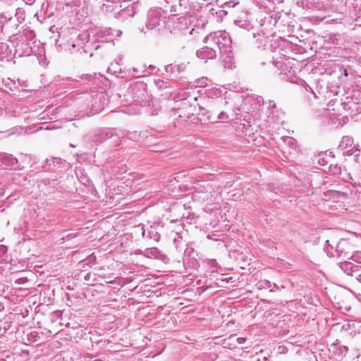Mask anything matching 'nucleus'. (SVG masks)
<instances>
[{
  "label": "nucleus",
  "mask_w": 361,
  "mask_h": 361,
  "mask_svg": "<svg viewBox=\"0 0 361 361\" xmlns=\"http://www.w3.org/2000/svg\"><path fill=\"white\" fill-rule=\"evenodd\" d=\"M70 46L71 47V48H75L77 45L75 44V43H72L71 44H70Z\"/></svg>",
  "instance_id": "a19ab883"
},
{
  "label": "nucleus",
  "mask_w": 361,
  "mask_h": 361,
  "mask_svg": "<svg viewBox=\"0 0 361 361\" xmlns=\"http://www.w3.org/2000/svg\"><path fill=\"white\" fill-rule=\"evenodd\" d=\"M193 29H192L191 30L189 31V34H192V32Z\"/></svg>",
  "instance_id": "de8ad7c7"
},
{
  "label": "nucleus",
  "mask_w": 361,
  "mask_h": 361,
  "mask_svg": "<svg viewBox=\"0 0 361 361\" xmlns=\"http://www.w3.org/2000/svg\"><path fill=\"white\" fill-rule=\"evenodd\" d=\"M344 75H348V69H343Z\"/></svg>",
  "instance_id": "79ce46f5"
},
{
  "label": "nucleus",
  "mask_w": 361,
  "mask_h": 361,
  "mask_svg": "<svg viewBox=\"0 0 361 361\" xmlns=\"http://www.w3.org/2000/svg\"><path fill=\"white\" fill-rule=\"evenodd\" d=\"M13 18V13L2 12L0 13V21L3 23L11 20Z\"/></svg>",
  "instance_id": "a878e982"
},
{
  "label": "nucleus",
  "mask_w": 361,
  "mask_h": 361,
  "mask_svg": "<svg viewBox=\"0 0 361 361\" xmlns=\"http://www.w3.org/2000/svg\"><path fill=\"white\" fill-rule=\"evenodd\" d=\"M148 68H155V66H152V65H149V66H148Z\"/></svg>",
  "instance_id": "49530a36"
},
{
  "label": "nucleus",
  "mask_w": 361,
  "mask_h": 361,
  "mask_svg": "<svg viewBox=\"0 0 361 361\" xmlns=\"http://www.w3.org/2000/svg\"><path fill=\"white\" fill-rule=\"evenodd\" d=\"M204 42L217 48L219 51L231 52L232 40L228 32L225 30L214 32L207 35Z\"/></svg>",
  "instance_id": "f03ea898"
},
{
  "label": "nucleus",
  "mask_w": 361,
  "mask_h": 361,
  "mask_svg": "<svg viewBox=\"0 0 361 361\" xmlns=\"http://www.w3.org/2000/svg\"><path fill=\"white\" fill-rule=\"evenodd\" d=\"M269 288H270V291H275L276 290L280 289L279 286L278 285H276V283L271 284V287Z\"/></svg>",
  "instance_id": "f704fd0d"
},
{
  "label": "nucleus",
  "mask_w": 361,
  "mask_h": 361,
  "mask_svg": "<svg viewBox=\"0 0 361 361\" xmlns=\"http://www.w3.org/2000/svg\"><path fill=\"white\" fill-rule=\"evenodd\" d=\"M113 32L114 33L115 39H116L117 37H120L122 35V31L120 30H113Z\"/></svg>",
  "instance_id": "2f4dec72"
},
{
  "label": "nucleus",
  "mask_w": 361,
  "mask_h": 361,
  "mask_svg": "<svg viewBox=\"0 0 361 361\" xmlns=\"http://www.w3.org/2000/svg\"><path fill=\"white\" fill-rule=\"evenodd\" d=\"M263 65L270 66V64H267L265 63H263Z\"/></svg>",
  "instance_id": "09e8293b"
},
{
  "label": "nucleus",
  "mask_w": 361,
  "mask_h": 361,
  "mask_svg": "<svg viewBox=\"0 0 361 361\" xmlns=\"http://www.w3.org/2000/svg\"><path fill=\"white\" fill-rule=\"evenodd\" d=\"M133 101L137 104L142 105L146 99V92L143 84L136 85L131 87Z\"/></svg>",
  "instance_id": "1a4fd4ad"
},
{
  "label": "nucleus",
  "mask_w": 361,
  "mask_h": 361,
  "mask_svg": "<svg viewBox=\"0 0 361 361\" xmlns=\"http://www.w3.org/2000/svg\"><path fill=\"white\" fill-rule=\"evenodd\" d=\"M197 56L207 61L208 59H213L216 56V51L213 46H206L197 51Z\"/></svg>",
  "instance_id": "9b49d317"
},
{
  "label": "nucleus",
  "mask_w": 361,
  "mask_h": 361,
  "mask_svg": "<svg viewBox=\"0 0 361 361\" xmlns=\"http://www.w3.org/2000/svg\"><path fill=\"white\" fill-rule=\"evenodd\" d=\"M109 71H111V69H110V68H108L106 71L109 73Z\"/></svg>",
  "instance_id": "8fccbe9b"
},
{
  "label": "nucleus",
  "mask_w": 361,
  "mask_h": 361,
  "mask_svg": "<svg viewBox=\"0 0 361 361\" xmlns=\"http://www.w3.org/2000/svg\"><path fill=\"white\" fill-rule=\"evenodd\" d=\"M356 279L358 281L361 283V273L356 275Z\"/></svg>",
  "instance_id": "58836bf2"
},
{
  "label": "nucleus",
  "mask_w": 361,
  "mask_h": 361,
  "mask_svg": "<svg viewBox=\"0 0 361 361\" xmlns=\"http://www.w3.org/2000/svg\"><path fill=\"white\" fill-rule=\"evenodd\" d=\"M116 63L117 66H123V58L121 57V56H118L116 59Z\"/></svg>",
  "instance_id": "72a5a7b5"
},
{
  "label": "nucleus",
  "mask_w": 361,
  "mask_h": 361,
  "mask_svg": "<svg viewBox=\"0 0 361 361\" xmlns=\"http://www.w3.org/2000/svg\"><path fill=\"white\" fill-rule=\"evenodd\" d=\"M245 341V338L243 337L236 338L235 334L231 335L228 338L224 339L223 341V345L225 346L227 345H233L235 347V342H237L238 344H243Z\"/></svg>",
  "instance_id": "f3484780"
},
{
  "label": "nucleus",
  "mask_w": 361,
  "mask_h": 361,
  "mask_svg": "<svg viewBox=\"0 0 361 361\" xmlns=\"http://www.w3.org/2000/svg\"><path fill=\"white\" fill-rule=\"evenodd\" d=\"M114 35V33L113 32V29H111L110 27L105 28V29L99 31L97 33V39L101 42H109V41L113 42L114 39L112 38L106 39V37H113Z\"/></svg>",
  "instance_id": "dca6fc26"
},
{
  "label": "nucleus",
  "mask_w": 361,
  "mask_h": 361,
  "mask_svg": "<svg viewBox=\"0 0 361 361\" xmlns=\"http://www.w3.org/2000/svg\"><path fill=\"white\" fill-rule=\"evenodd\" d=\"M0 165L6 166H16L18 169H22L23 166H20L18 160L12 154L5 152H0Z\"/></svg>",
  "instance_id": "9d476101"
},
{
  "label": "nucleus",
  "mask_w": 361,
  "mask_h": 361,
  "mask_svg": "<svg viewBox=\"0 0 361 361\" xmlns=\"http://www.w3.org/2000/svg\"><path fill=\"white\" fill-rule=\"evenodd\" d=\"M20 159L23 162V163H27V164H30V161H31V155H29V154H22L20 157Z\"/></svg>",
  "instance_id": "cd10ccee"
},
{
  "label": "nucleus",
  "mask_w": 361,
  "mask_h": 361,
  "mask_svg": "<svg viewBox=\"0 0 361 361\" xmlns=\"http://www.w3.org/2000/svg\"><path fill=\"white\" fill-rule=\"evenodd\" d=\"M324 250L329 257L348 259L353 253V247L348 240L341 239L336 247L330 245L329 240H326Z\"/></svg>",
  "instance_id": "7ed1b4c3"
},
{
  "label": "nucleus",
  "mask_w": 361,
  "mask_h": 361,
  "mask_svg": "<svg viewBox=\"0 0 361 361\" xmlns=\"http://www.w3.org/2000/svg\"><path fill=\"white\" fill-rule=\"evenodd\" d=\"M289 145H294L295 144V140L292 137H286L284 140Z\"/></svg>",
  "instance_id": "7c9ffc66"
},
{
  "label": "nucleus",
  "mask_w": 361,
  "mask_h": 361,
  "mask_svg": "<svg viewBox=\"0 0 361 361\" xmlns=\"http://www.w3.org/2000/svg\"><path fill=\"white\" fill-rule=\"evenodd\" d=\"M35 34L32 30H27L19 38H16L18 42H15L16 52L21 54L29 55L31 52V47L29 41L32 40Z\"/></svg>",
  "instance_id": "423d86ee"
},
{
  "label": "nucleus",
  "mask_w": 361,
  "mask_h": 361,
  "mask_svg": "<svg viewBox=\"0 0 361 361\" xmlns=\"http://www.w3.org/2000/svg\"><path fill=\"white\" fill-rule=\"evenodd\" d=\"M159 253V250L157 247L147 248L142 254L147 257H157Z\"/></svg>",
  "instance_id": "4be33fe9"
},
{
  "label": "nucleus",
  "mask_w": 361,
  "mask_h": 361,
  "mask_svg": "<svg viewBox=\"0 0 361 361\" xmlns=\"http://www.w3.org/2000/svg\"><path fill=\"white\" fill-rule=\"evenodd\" d=\"M238 2H235L233 1H228L225 4V6H228V7H234L236 4H238Z\"/></svg>",
  "instance_id": "473e14b6"
},
{
  "label": "nucleus",
  "mask_w": 361,
  "mask_h": 361,
  "mask_svg": "<svg viewBox=\"0 0 361 361\" xmlns=\"http://www.w3.org/2000/svg\"><path fill=\"white\" fill-rule=\"evenodd\" d=\"M353 262L345 260L338 264L340 269L346 274L354 276L361 271V251H354L350 254V259Z\"/></svg>",
  "instance_id": "39448f33"
},
{
  "label": "nucleus",
  "mask_w": 361,
  "mask_h": 361,
  "mask_svg": "<svg viewBox=\"0 0 361 361\" xmlns=\"http://www.w3.org/2000/svg\"><path fill=\"white\" fill-rule=\"evenodd\" d=\"M196 189L202 192H212L213 190V187L211 183L206 180H201L197 183Z\"/></svg>",
  "instance_id": "a211bd4d"
},
{
  "label": "nucleus",
  "mask_w": 361,
  "mask_h": 361,
  "mask_svg": "<svg viewBox=\"0 0 361 361\" xmlns=\"http://www.w3.org/2000/svg\"><path fill=\"white\" fill-rule=\"evenodd\" d=\"M142 234L143 237L152 239L155 242H159L160 239V234L158 231V228L153 225L149 226L147 229H143Z\"/></svg>",
  "instance_id": "ddd939ff"
},
{
  "label": "nucleus",
  "mask_w": 361,
  "mask_h": 361,
  "mask_svg": "<svg viewBox=\"0 0 361 361\" xmlns=\"http://www.w3.org/2000/svg\"><path fill=\"white\" fill-rule=\"evenodd\" d=\"M78 39L79 41H81V44H78V47H80V49L81 48L84 52H86L84 49H83V47H82V44L85 43V42H87L88 39H89V34L87 32H82V33L79 34L78 37Z\"/></svg>",
  "instance_id": "393cba45"
},
{
  "label": "nucleus",
  "mask_w": 361,
  "mask_h": 361,
  "mask_svg": "<svg viewBox=\"0 0 361 361\" xmlns=\"http://www.w3.org/2000/svg\"><path fill=\"white\" fill-rule=\"evenodd\" d=\"M269 63H271L272 66H278V64L275 63L274 61H269Z\"/></svg>",
  "instance_id": "ea45409f"
},
{
  "label": "nucleus",
  "mask_w": 361,
  "mask_h": 361,
  "mask_svg": "<svg viewBox=\"0 0 361 361\" xmlns=\"http://www.w3.org/2000/svg\"><path fill=\"white\" fill-rule=\"evenodd\" d=\"M271 287V283L267 280L260 281L257 283V288L262 289V288H269Z\"/></svg>",
  "instance_id": "bb28decb"
},
{
  "label": "nucleus",
  "mask_w": 361,
  "mask_h": 361,
  "mask_svg": "<svg viewBox=\"0 0 361 361\" xmlns=\"http://www.w3.org/2000/svg\"><path fill=\"white\" fill-rule=\"evenodd\" d=\"M281 2V0H262L260 4L261 6L267 9L268 11H271L275 8L276 5Z\"/></svg>",
  "instance_id": "6ab92c4d"
},
{
  "label": "nucleus",
  "mask_w": 361,
  "mask_h": 361,
  "mask_svg": "<svg viewBox=\"0 0 361 361\" xmlns=\"http://www.w3.org/2000/svg\"><path fill=\"white\" fill-rule=\"evenodd\" d=\"M11 50H9V48L8 45L5 43L0 42V59L2 60L4 58H6L9 56V54H11Z\"/></svg>",
  "instance_id": "412c9836"
},
{
  "label": "nucleus",
  "mask_w": 361,
  "mask_h": 361,
  "mask_svg": "<svg viewBox=\"0 0 361 361\" xmlns=\"http://www.w3.org/2000/svg\"><path fill=\"white\" fill-rule=\"evenodd\" d=\"M235 24L241 28L249 30L252 28V25L249 20H235Z\"/></svg>",
  "instance_id": "b1692460"
},
{
  "label": "nucleus",
  "mask_w": 361,
  "mask_h": 361,
  "mask_svg": "<svg viewBox=\"0 0 361 361\" xmlns=\"http://www.w3.org/2000/svg\"><path fill=\"white\" fill-rule=\"evenodd\" d=\"M19 10H20V9H17V10H16V16H17V20H18V23H21V21L19 20V17L18 16V11H19Z\"/></svg>",
  "instance_id": "4c0bfd02"
},
{
  "label": "nucleus",
  "mask_w": 361,
  "mask_h": 361,
  "mask_svg": "<svg viewBox=\"0 0 361 361\" xmlns=\"http://www.w3.org/2000/svg\"><path fill=\"white\" fill-rule=\"evenodd\" d=\"M124 73V71H122V69L121 68H119L118 71H114V74L116 75V76H119V74H121Z\"/></svg>",
  "instance_id": "c9c22d12"
},
{
  "label": "nucleus",
  "mask_w": 361,
  "mask_h": 361,
  "mask_svg": "<svg viewBox=\"0 0 361 361\" xmlns=\"http://www.w3.org/2000/svg\"><path fill=\"white\" fill-rule=\"evenodd\" d=\"M175 235L176 236L173 238V242H174V244L176 245V247L178 249V243L180 242L181 237L180 236V235L178 233H176Z\"/></svg>",
  "instance_id": "c85d7f7f"
},
{
  "label": "nucleus",
  "mask_w": 361,
  "mask_h": 361,
  "mask_svg": "<svg viewBox=\"0 0 361 361\" xmlns=\"http://www.w3.org/2000/svg\"><path fill=\"white\" fill-rule=\"evenodd\" d=\"M99 47H100V46H99V45H96V46H94V49H96V50H97V49H98Z\"/></svg>",
  "instance_id": "37998d69"
},
{
  "label": "nucleus",
  "mask_w": 361,
  "mask_h": 361,
  "mask_svg": "<svg viewBox=\"0 0 361 361\" xmlns=\"http://www.w3.org/2000/svg\"><path fill=\"white\" fill-rule=\"evenodd\" d=\"M329 171L331 173L335 176H341L343 177V178H345V176L343 175V171H342V169L341 166H338L337 164L336 165H330L329 166Z\"/></svg>",
  "instance_id": "5701e85b"
},
{
  "label": "nucleus",
  "mask_w": 361,
  "mask_h": 361,
  "mask_svg": "<svg viewBox=\"0 0 361 361\" xmlns=\"http://www.w3.org/2000/svg\"><path fill=\"white\" fill-rule=\"evenodd\" d=\"M116 6L117 5H115L112 2L106 0V3H104L101 6V9L104 13H111L115 11Z\"/></svg>",
  "instance_id": "aec40b11"
},
{
  "label": "nucleus",
  "mask_w": 361,
  "mask_h": 361,
  "mask_svg": "<svg viewBox=\"0 0 361 361\" xmlns=\"http://www.w3.org/2000/svg\"><path fill=\"white\" fill-rule=\"evenodd\" d=\"M25 4L27 5H32L36 0H24Z\"/></svg>",
  "instance_id": "e433bc0d"
},
{
  "label": "nucleus",
  "mask_w": 361,
  "mask_h": 361,
  "mask_svg": "<svg viewBox=\"0 0 361 361\" xmlns=\"http://www.w3.org/2000/svg\"><path fill=\"white\" fill-rule=\"evenodd\" d=\"M59 161H60V159H58V158H51L50 159H46V163H49V161H51L53 165H54V166H55L56 164H58L59 163Z\"/></svg>",
  "instance_id": "c756f323"
},
{
  "label": "nucleus",
  "mask_w": 361,
  "mask_h": 361,
  "mask_svg": "<svg viewBox=\"0 0 361 361\" xmlns=\"http://www.w3.org/2000/svg\"><path fill=\"white\" fill-rule=\"evenodd\" d=\"M204 1H208L209 4H211L212 1H213L214 0H203Z\"/></svg>",
  "instance_id": "c03bdc74"
},
{
  "label": "nucleus",
  "mask_w": 361,
  "mask_h": 361,
  "mask_svg": "<svg viewBox=\"0 0 361 361\" xmlns=\"http://www.w3.org/2000/svg\"><path fill=\"white\" fill-rule=\"evenodd\" d=\"M353 145V139L350 136H343L339 145V148L343 151V154L350 155L353 153L355 148Z\"/></svg>",
  "instance_id": "f8f14e48"
},
{
  "label": "nucleus",
  "mask_w": 361,
  "mask_h": 361,
  "mask_svg": "<svg viewBox=\"0 0 361 361\" xmlns=\"http://www.w3.org/2000/svg\"><path fill=\"white\" fill-rule=\"evenodd\" d=\"M283 69L279 73L281 80L298 84L299 87V94L301 99L312 105L317 99V95L313 89L301 78L302 69Z\"/></svg>",
  "instance_id": "f257e3e1"
},
{
  "label": "nucleus",
  "mask_w": 361,
  "mask_h": 361,
  "mask_svg": "<svg viewBox=\"0 0 361 361\" xmlns=\"http://www.w3.org/2000/svg\"><path fill=\"white\" fill-rule=\"evenodd\" d=\"M166 18V13L161 8H153L148 11L145 23V29L147 30L159 29L164 25Z\"/></svg>",
  "instance_id": "20e7f679"
},
{
  "label": "nucleus",
  "mask_w": 361,
  "mask_h": 361,
  "mask_svg": "<svg viewBox=\"0 0 361 361\" xmlns=\"http://www.w3.org/2000/svg\"><path fill=\"white\" fill-rule=\"evenodd\" d=\"M205 114H208L207 118L212 122H218L219 121H224L229 118V116L228 114L224 111H221L217 116L216 120L213 118V114H216V111L214 109V108H212L210 110H207Z\"/></svg>",
  "instance_id": "4468645a"
},
{
  "label": "nucleus",
  "mask_w": 361,
  "mask_h": 361,
  "mask_svg": "<svg viewBox=\"0 0 361 361\" xmlns=\"http://www.w3.org/2000/svg\"><path fill=\"white\" fill-rule=\"evenodd\" d=\"M231 66H232V64H231L230 66H224V68H231Z\"/></svg>",
  "instance_id": "a18cd8bd"
},
{
  "label": "nucleus",
  "mask_w": 361,
  "mask_h": 361,
  "mask_svg": "<svg viewBox=\"0 0 361 361\" xmlns=\"http://www.w3.org/2000/svg\"><path fill=\"white\" fill-rule=\"evenodd\" d=\"M166 8L169 11L171 15L178 16L187 12L190 7V0H164Z\"/></svg>",
  "instance_id": "0eeeda50"
},
{
  "label": "nucleus",
  "mask_w": 361,
  "mask_h": 361,
  "mask_svg": "<svg viewBox=\"0 0 361 361\" xmlns=\"http://www.w3.org/2000/svg\"><path fill=\"white\" fill-rule=\"evenodd\" d=\"M113 132L109 129H104L99 134L94 135L93 141L96 143H102V142L113 138Z\"/></svg>",
  "instance_id": "2eb2a0df"
},
{
  "label": "nucleus",
  "mask_w": 361,
  "mask_h": 361,
  "mask_svg": "<svg viewBox=\"0 0 361 361\" xmlns=\"http://www.w3.org/2000/svg\"><path fill=\"white\" fill-rule=\"evenodd\" d=\"M108 100L104 92H99L96 94L94 98V102L91 107L92 114H96L102 111L107 105Z\"/></svg>",
  "instance_id": "6e6552de"
}]
</instances>
